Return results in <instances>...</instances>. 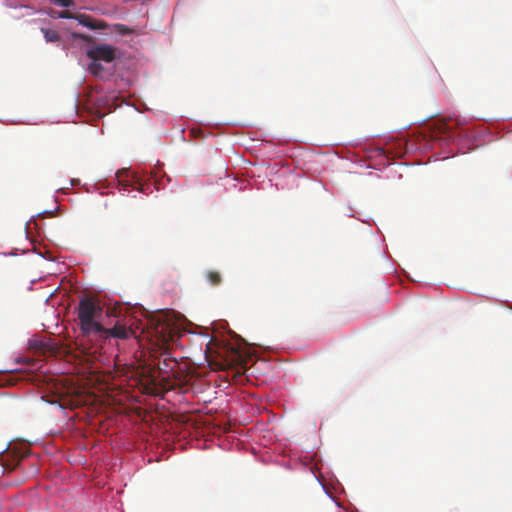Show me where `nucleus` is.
<instances>
[{"label":"nucleus","instance_id":"8","mask_svg":"<svg viewBox=\"0 0 512 512\" xmlns=\"http://www.w3.org/2000/svg\"><path fill=\"white\" fill-rule=\"evenodd\" d=\"M205 277L212 286H218L222 282V276L218 271L208 270L205 272Z\"/></svg>","mask_w":512,"mask_h":512},{"label":"nucleus","instance_id":"14","mask_svg":"<svg viewBox=\"0 0 512 512\" xmlns=\"http://www.w3.org/2000/svg\"><path fill=\"white\" fill-rule=\"evenodd\" d=\"M73 37L74 38H78V39H81L83 41H86V42H90L92 41V38L88 35H85V34H73Z\"/></svg>","mask_w":512,"mask_h":512},{"label":"nucleus","instance_id":"13","mask_svg":"<svg viewBox=\"0 0 512 512\" xmlns=\"http://www.w3.org/2000/svg\"><path fill=\"white\" fill-rule=\"evenodd\" d=\"M58 17L63 19H76L77 16H74V14L68 10H63L58 12Z\"/></svg>","mask_w":512,"mask_h":512},{"label":"nucleus","instance_id":"4","mask_svg":"<svg viewBox=\"0 0 512 512\" xmlns=\"http://www.w3.org/2000/svg\"><path fill=\"white\" fill-rule=\"evenodd\" d=\"M117 49L108 44H97L89 48L86 55L91 60L112 62L116 58Z\"/></svg>","mask_w":512,"mask_h":512},{"label":"nucleus","instance_id":"11","mask_svg":"<svg viewBox=\"0 0 512 512\" xmlns=\"http://www.w3.org/2000/svg\"><path fill=\"white\" fill-rule=\"evenodd\" d=\"M115 31H117L121 35H128L133 33V29L129 28L124 24L117 23L114 25Z\"/></svg>","mask_w":512,"mask_h":512},{"label":"nucleus","instance_id":"1","mask_svg":"<svg viewBox=\"0 0 512 512\" xmlns=\"http://www.w3.org/2000/svg\"><path fill=\"white\" fill-rule=\"evenodd\" d=\"M140 336L150 344V349L155 358L153 365L159 376L169 377L174 375L178 362L171 356L170 349L177 344L180 337L177 326L163 315L153 316L147 319Z\"/></svg>","mask_w":512,"mask_h":512},{"label":"nucleus","instance_id":"6","mask_svg":"<svg viewBox=\"0 0 512 512\" xmlns=\"http://www.w3.org/2000/svg\"><path fill=\"white\" fill-rule=\"evenodd\" d=\"M459 123L455 120H444L439 121L436 124L437 131L434 132V137L443 138L445 140H450L454 138V128L458 126Z\"/></svg>","mask_w":512,"mask_h":512},{"label":"nucleus","instance_id":"7","mask_svg":"<svg viewBox=\"0 0 512 512\" xmlns=\"http://www.w3.org/2000/svg\"><path fill=\"white\" fill-rule=\"evenodd\" d=\"M76 20H78V22L81 25L88 27L92 30H105L108 28V24L105 21L95 20L91 16L86 14L78 15L76 17Z\"/></svg>","mask_w":512,"mask_h":512},{"label":"nucleus","instance_id":"2","mask_svg":"<svg viewBox=\"0 0 512 512\" xmlns=\"http://www.w3.org/2000/svg\"><path fill=\"white\" fill-rule=\"evenodd\" d=\"M102 315L99 302L92 297L81 298L77 308L79 328L83 336L97 335L103 329L98 319Z\"/></svg>","mask_w":512,"mask_h":512},{"label":"nucleus","instance_id":"9","mask_svg":"<svg viewBox=\"0 0 512 512\" xmlns=\"http://www.w3.org/2000/svg\"><path fill=\"white\" fill-rule=\"evenodd\" d=\"M89 71L98 77H103V73L105 71L104 67L98 60H92V62L88 66Z\"/></svg>","mask_w":512,"mask_h":512},{"label":"nucleus","instance_id":"10","mask_svg":"<svg viewBox=\"0 0 512 512\" xmlns=\"http://www.w3.org/2000/svg\"><path fill=\"white\" fill-rule=\"evenodd\" d=\"M42 32L47 42H58L60 40V35L55 30L42 29Z\"/></svg>","mask_w":512,"mask_h":512},{"label":"nucleus","instance_id":"3","mask_svg":"<svg viewBox=\"0 0 512 512\" xmlns=\"http://www.w3.org/2000/svg\"><path fill=\"white\" fill-rule=\"evenodd\" d=\"M224 355L219 356L222 357V360L217 363L219 369L221 370H232L235 376H240L244 374L246 370V355L235 347L225 348L223 351Z\"/></svg>","mask_w":512,"mask_h":512},{"label":"nucleus","instance_id":"12","mask_svg":"<svg viewBox=\"0 0 512 512\" xmlns=\"http://www.w3.org/2000/svg\"><path fill=\"white\" fill-rule=\"evenodd\" d=\"M50 2L61 7H73L75 5L73 0H50Z\"/></svg>","mask_w":512,"mask_h":512},{"label":"nucleus","instance_id":"5","mask_svg":"<svg viewBox=\"0 0 512 512\" xmlns=\"http://www.w3.org/2000/svg\"><path fill=\"white\" fill-rule=\"evenodd\" d=\"M134 334V331L131 328L126 327L123 324L117 323L113 328H105L98 332L101 338L107 339L109 337H114L118 339H128L130 336Z\"/></svg>","mask_w":512,"mask_h":512}]
</instances>
